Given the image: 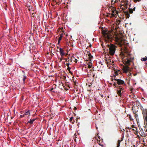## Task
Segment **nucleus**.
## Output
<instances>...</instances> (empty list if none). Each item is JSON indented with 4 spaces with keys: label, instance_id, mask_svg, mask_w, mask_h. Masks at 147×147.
I'll use <instances>...</instances> for the list:
<instances>
[{
    "label": "nucleus",
    "instance_id": "obj_24",
    "mask_svg": "<svg viewBox=\"0 0 147 147\" xmlns=\"http://www.w3.org/2000/svg\"><path fill=\"white\" fill-rule=\"evenodd\" d=\"M31 65H32H32H33V64H31Z\"/></svg>",
    "mask_w": 147,
    "mask_h": 147
},
{
    "label": "nucleus",
    "instance_id": "obj_6",
    "mask_svg": "<svg viewBox=\"0 0 147 147\" xmlns=\"http://www.w3.org/2000/svg\"><path fill=\"white\" fill-rule=\"evenodd\" d=\"M142 113L143 115L144 121L147 125V109H145L142 110Z\"/></svg>",
    "mask_w": 147,
    "mask_h": 147
},
{
    "label": "nucleus",
    "instance_id": "obj_22",
    "mask_svg": "<svg viewBox=\"0 0 147 147\" xmlns=\"http://www.w3.org/2000/svg\"><path fill=\"white\" fill-rule=\"evenodd\" d=\"M135 8H136L135 7H134V8L132 9H133V11H135Z\"/></svg>",
    "mask_w": 147,
    "mask_h": 147
},
{
    "label": "nucleus",
    "instance_id": "obj_26",
    "mask_svg": "<svg viewBox=\"0 0 147 147\" xmlns=\"http://www.w3.org/2000/svg\"><path fill=\"white\" fill-rule=\"evenodd\" d=\"M117 147H119V146H117Z\"/></svg>",
    "mask_w": 147,
    "mask_h": 147
},
{
    "label": "nucleus",
    "instance_id": "obj_14",
    "mask_svg": "<svg viewBox=\"0 0 147 147\" xmlns=\"http://www.w3.org/2000/svg\"><path fill=\"white\" fill-rule=\"evenodd\" d=\"M26 77L25 76H23V78H22V80L23 81L24 83V82L26 79Z\"/></svg>",
    "mask_w": 147,
    "mask_h": 147
},
{
    "label": "nucleus",
    "instance_id": "obj_16",
    "mask_svg": "<svg viewBox=\"0 0 147 147\" xmlns=\"http://www.w3.org/2000/svg\"><path fill=\"white\" fill-rule=\"evenodd\" d=\"M129 11L130 13H132L133 12L132 9H130L129 10Z\"/></svg>",
    "mask_w": 147,
    "mask_h": 147
},
{
    "label": "nucleus",
    "instance_id": "obj_10",
    "mask_svg": "<svg viewBox=\"0 0 147 147\" xmlns=\"http://www.w3.org/2000/svg\"><path fill=\"white\" fill-rule=\"evenodd\" d=\"M63 37V36L62 35H60V37H59V39L58 40V44H59L61 40L62 37Z\"/></svg>",
    "mask_w": 147,
    "mask_h": 147
},
{
    "label": "nucleus",
    "instance_id": "obj_9",
    "mask_svg": "<svg viewBox=\"0 0 147 147\" xmlns=\"http://www.w3.org/2000/svg\"><path fill=\"white\" fill-rule=\"evenodd\" d=\"M89 68H91L92 67V64L91 62H88L87 63Z\"/></svg>",
    "mask_w": 147,
    "mask_h": 147
},
{
    "label": "nucleus",
    "instance_id": "obj_2",
    "mask_svg": "<svg viewBox=\"0 0 147 147\" xmlns=\"http://www.w3.org/2000/svg\"><path fill=\"white\" fill-rule=\"evenodd\" d=\"M114 74L113 75L112 78V83H110L111 85H113L114 86L117 87V84L118 85L125 84V82L124 81L121 80L120 79H118L116 77L120 73V70H114Z\"/></svg>",
    "mask_w": 147,
    "mask_h": 147
},
{
    "label": "nucleus",
    "instance_id": "obj_21",
    "mask_svg": "<svg viewBox=\"0 0 147 147\" xmlns=\"http://www.w3.org/2000/svg\"><path fill=\"white\" fill-rule=\"evenodd\" d=\"M25 115L24 114L23 115H20V117H24V116Z\"/></svg>",
    "mask_w": 147,
    "mask_h": 147
},
{
    "label": "nucleus",
    "instance_id": "obj_5",
    "mask_svg": "<svg viewBox=\"0 0 147 147\" xmlns=\"http://www.w3.org/2000/svg\"><path fill=\"white\" fill-rule=\"evenodd\" d=\"M102 33L106 39L109 40L112 37L111 35L109 34L108 32L107 31H103L102 32Z\"/></svg>",
    "mask_w": 147,
    "mask_h": 147
},
{
    "label": "nucleus",
    "instance_id": "obj_3",
    "mask_svg": "<svg viewBox=\"0 0 147 147\" xmlns=\"http://www.w3.org/2000/svg\"><path fill=\"white\" fill-rule=\"evenodd\" d=\"M107 47L109 48V53L113 55H114L116 50L117 47L113 44H111L110 45H108Z\"/></svg>",
    "mask_w": 147,
    "mask_h": 147
},
{
    "label": "nucleus",
    "instance_id": "obj_19",
    "mask_svg": "<svg viewBox=\"0 0 147 147\" xmlns=\"http://www.w3.org/2000/svg\"><path fill=\"white\" fill-rule=\"evenodd\" d=\"M73 117H71L70 118L69 121H72V120H73Z\"/></svg>",
    "mask_w": 147,
    "mask_h": 147
},
{
    "label": "nucleus",
    "instance_id": "obj_18",
    "mask_svg": "<svg viewBox=\"0 0 147 147\" xmlns=\"http://www.w3.org/2000/svg\"><path fill=\"white\" fill-rule=\"evenodd\" d=\"M111 15L113 16H115V14L114 12V11L112 12V13H111Z\"/></svg>",
    "mask_w": 147,
    "mask_h": 147
},
{
    "label": "nucleus",
    "instance_id": "obj_11",
    "mask_svg": "<svg viewBox=\"0 0 147 147\" xmlns=\"http://www.w3.org/2000/svg\"><path fill=\"white\" fill-rule=\"evenodd\" d=\"M88 55L90 59H91L93 58V56L89 52L88 53Z\"/></svg>",
    "mask_w": 147,
    "mask_h": 147
},
{
    "label": "nucleus",
    "instance_id": "obj_12",
    "mask_svg": "<svg viewBox=\"0 0 147 147\" xmlns=\"http://www.w3.org/2000/svg\"><path fill=\"white\" fill-rule=\"evenodd\" d=\"M35 119H32V120H30V121H28V123H29L30 124H32L33 122L34 121Z\"/></svg>",
    "mask_w": 147,
    "mask_h": 147
},
{
    "label": "nucleus",
    "instance_id": "obj_17",
    "mask_svg": "<svg viewBox=\"0 0 147 147\" xmlns=\"http://www.w3.org/2000/svg\"><path fill=\"white\" fill-rule=\"evenodd\" d=\"M120 140H118V144L117 146H120Z\"/></svg>",
    "mask_w": 147,
    "mask_h": 147
},
{
    "label": "nucleus",
    "instance_id": "obj_1",
    "mask_svg": "<svg viewBox=\"0 0 147 147\" xmlns=\"http://www.w3.org/2000/svg\"><path fill=\"white\" fill-rule=\"evenodd\" d=\"M118 45L121 47L120 55L123 63L127 65H129L132 62L134 57L128 49V43L125 40H118L117 42Z\"/></svg>",
    "mask_w": 147,
    "mask_h": 147
},
{
    "label": "nucleus",
    "instance_id": "obj_25",
    "mask_svg": "<svg viewBox=\"0 0 147 147\" xmlns=\"http://www.w3.org/2000/svg\"><path fill=\"white\" fill-rule=\"evenodd\" d=\"M38 17L37 16V20H38Z\"/></svg>",
    "mask_w": 147,
    "mask_h": 147
},
{
    "label": "nucleus",
    "instance_id": "obj_20",
    "mask_svg": "<svg viewBox=\"0 0 147 147\" xmlns=\"http://www.w3.org/2000/svg\"><path fill=\"white\" fill-rule=\"evenodd\" d=\"M66 65L67 66H68L69 65V63H67L66 64Z\"/></svg>",
    "mask_w": 147,
    "mask_h": 147
},
{
    "label": "nucleus",
    "instance_id": "obj_23",
    "mask_svg": "<svg viewBox=\"0 0 147 147\" xmlns=\"http://www.w3.org/2000/svg\"><path fill=\"white\" fill-rule=\"evenodd\" d=\"M70 69V67H68V68H67V69H68V70L69 69Z\"/></svg>",
    "mask_w": 147,
    "mask_h": 147
},
{
    "label": "nucleus",
    "instance_id": "obj_4",
    "mask_svg": "<svg viewBox=\"0 0 147 147\" xmlns=\"http://www.w3.org/2000/svg\"><path fill=\"white\" fill-rule=\"evenodd\" d=\"M105 61L109 69L112 68L114 65V61L111 57H109V58H106Z\"/></svg>",
    "mask_w": 147,
    "mask_h": 147
},
{
    "label": "nucleus",
    "instance_id": "obj_13",
    "mask_svg": "<svg viewBox=\"0 0 147 147\" xmlns=\"http://www.w3.org/2000/svg\"><path fill=\"white\" fill-rule=\"evenodd\" d=\"M142 61H146L147 60V57H146L143 58L141 59Z\"/></svg>",
    "mask_w": 147,
    "mask_h": 147
},
{
    "label": "nucleus",
    "instance_id": "obj_15",
    "mask_svg": "<svg viewBox=\"0 0 147 147\" xmlns=\"http://www.w3.org/2000/svg\"><path fill=\"white\" fill-rule=\"evenodd\" d=\"M24 114L25 115H29L30 114V113L29 111H27Z\"/></svg>",
    "mask_w": 147,
    "mask_h": 147
},
{
    "label": "nucleus",
    "instance_id": "obj_8",
    "mask_svg": "<svg viewBox=\"0 0 147 147\" xmlns=\"http://www.w3.org/2000/svg\"><path fill=\"white\" fill-rule=\"evenodd\" d=\"M59 52L60 55L62 57L64 56L65 54L64 50L63 49L61 48H60L59 49Z\"/></svg>",
    "mask_w": 147,
    "mask_h": 147
},
{
    "label": "nucleus",
    "instance_id": "obj_7",
    "mask_svg": "<svg viewBox=\"0 0 147 147\" xmlns=\"http://www.w3.org/2000/svg\"><path fill=\"white\" fill-rule=\"evenodd\" d=\"M123 90V88L122 87H120L118 88L117 92L119 96H121V94L123 93L124 91Z\"/></svg>",
    "mask_w": 147,
    "mask_h": 147
}]
</instances>
